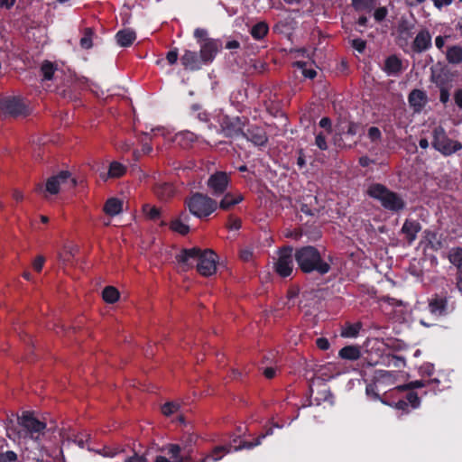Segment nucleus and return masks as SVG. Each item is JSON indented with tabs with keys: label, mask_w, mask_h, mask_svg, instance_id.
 <instances>
[{
	"label": "nucleus",
	"mask_w": 462,
	"mask_h": 462,
	"mask_svg": "<svg viewBox=\"0 0 462 462\" xmlns=\"http://www.w3.org/2000/svg\"><path fill=\"white\" fill-rule=\"evenodd\" d=\"M454 99L457 106L462 108V89H458L456 91Z\"/></svg>",
	"instance_id": "nucleus-59"
},
{
	"label": "nucleus",
	"mask_w": 462,
	"mask_h": 462,
	"mask_svg": "<svg viewBox=\"0 0 462 462\" xmlns=\"http://www.w3.org/2000/svg\"><path fill=\"white\" fill-rule=\"evenodd\" d=\"M122 210L123 201L116 198L108 199L103 207V211L110 217L118 215Z\"/></svg>",
	"instance_id": "nucleus-22"
},
{
	"label": "nucleus",
	"mask_w": 462,
	"mask_h": 462,
	"mask_svg": "<svg viewBox=\"0 0 462 462\" xmlns=\"http://www.w3.org/2000/svg\"><path fill=\"white\" fill-rule=\"evenodd\" d=\"M102 298L107 303H115L119 300V291L113 286H106L103 290Z\"/></svg>",
	"instance_id": "nucleus-35"
},
{
	"label": "nucleus",
	"mask_w": 462,
	"mask_h": 462,
	"mask_svg": "<svg viewBox=\"0 0 462 462\" xmlns=\"http://www.w3.org/2000/svg\"><path fill=\"white\" fill-rule=\"evenodd\" d=\"M422 374H427L429 376H431L434 373V366L430 364H426L421 366Z\"/></svg>",
	"instance_id": "nucleus-56"
},
{
	"label": "nucleus",
	"mask_w": 462,
	"mask_h": 462,
	"mask_svg": "<svg viewBox=\"0 0 462 462\" xmlns=\"http://www.w3.org/2000/svg\"><path fill=\"white\" fill-rule=\"evenodd\" d=\"M196 440V435L188 433L181 437L179 443L167 444L163 450L171 456L173 462H208L220 460L231 449L229 446H217L209 453H201L198 457L193 448Z\"/></svg>",
	"instance_id": "nucleus-1"
},
{
	"label": "nucleus",
	"mask_w": 462,
	"mask_h": 462,
	"mask_svg": "<svg viewBox=\"0 0 462 462\" xmlns=\"http://www.w3.org/2000/svg\"><path fill=\"white\" fill-rule=\"evenodd\" d=\"M402 60L396 55L389 56L384 61L383 70L388 75H397L402 71Z\"/></svg>",
	"instance_id": "nucleus-19"
},
{
	"label": "nucleus",
	"mask_w": 462,
	"mask_h": 462,
	"mask_svg": "<svg viewBox=\"0 0 462 462\" xmlns=\"http://www.w3.org/2000/svg\"><path fill=\"white\" fill-rule=\"evenodd\" d=\"M0 109L4 116L17 117L26 116L28 109L24 102L15 97H5L0 101Z\"/></svg>",
	"instance_id": "nucleus-9"
},
{
	"label": "nucleus",
	"mask_w": 462,
	"mask_h": 462,
	"mask_svg": "<svg viewBox=\"0 0 462 462\" xmlns=\"http://www.w3.org/2000/svg\"><path fill=\"white\" fill-rule=\"evenodd\" d=\"M56 69L57 68L52 62L45 60L41 67L43 79L51 80L53 78Z\"/></svg>",
	"instance_id": "nucleus-36"
},
{
	"label": "nucleus",
	"mask_w": 462,
	"mask_h": 462,
	"mask_svg": "<svg viewBox=\"0 0 462 462\" xmlns=\"http://www.w3.org/2000/svg\"><path fill=\"white\" fill-rule=\"evenodd\" d=\"M356 12L371 14L377 5V0H351Z\"/></svg>",
	"instance_id": "nucleus-24"
},
{
	"label": "nucleus",
	"mask_w": 462,
	"mask_h": 462,
	"mask_svg": "<svg viewBox=\"0 0 462 462\" xmlns=\"http://www.w3.org/2000/svg\"><path fill=\"white\" fill-rule=\"evenodd\" d=\"M155 193L161 199H166L172 195L173 189L171 185L164 183L155 188Z\"/></svg>",
	"instance_id": "nucleus-37"
},
{
	"label": "nucleus",
	"mask_w": 462,
	"mask_h": 462,
	"mask_svg": "<svg viewBox=\"0 0 462 462\" xmlns=\"http://www.w3.org/2000/svg\"><path fill=\"white\" fill-rule=\"evenodd\" d=\"M226 226L228 229L237 230L241 227V220L238 217H229Z\"/></svg>",
	"instance_id": "nucleus-47"
},
{
	"label": "nucleus",
	"mask_w": 462,
	"mask_h": 462,
	"mask_svg": "<svg viewBox=\"0 0 462 462\" xmlns=\"http://www.w3.org/2000/svg\"><path fill=\"white\" fill-rule=\"evenodd\" d=\"M316 345L320 350H328L330 346V344L326 337L318 338L316 340Z\"/></svg>",
	"instance_id": "nucleus-51"
},
{
	"label": "nucleus",
	"mask_w": 462,
	"mask_h": 462,
	"mask_svg": "<svg viewBox=\"0 0 462 462\" xmlns=\"http://www.w3.org/2000/svg\"><path fill=\"white\" fill-rule=\"evenodd\" d=\"M44 262H45V259L42 256L36 257L32 263L33 269L36 272L40 273L42 270Z\"/></svg>",
	"instance_id": "nucleus-52"
},
{
	"label": "nucleus",
	"mask_w": 462,
	"mask_h": 462,
	"mask_svg": "<svg viewBox=\"0 0 462 462\" xmlns=\"http://www.w3.org/2000/svg\"><path fill=\"white\" fill-rule=\"evenodd\" d=\"M412 50L420 53L431 47V35L427 29L420 30L415 36L412 42Z\"/></svg>",
	"instance_id": "nucleus-15"
},
{
	"label": "nucleus",
	"mask_w": 462,
	"mask_h": 462,
	"mask_svg": "<svg viewBox=\"0 0 462 462\" xmlns=\"http://www.w3.org/2000/svg\"><path fill=\"white\" fill-rule=\"evenodd\" d=\"M406 402L408 405L410 404L412 408H417L420 405V399L416 393L410 392L406 394Z\"/></svg>",
	"instance_id": "nucleus-44"
},
{
	"label": "nucleus",
	"mask_w": 462,
	"mask_h": 462,
	"mask_svg": "<svg viewBox=\"0 0 462 462\" xmlns=\"http://www.w3.org/2000/svg\"><path fill=\"white\" fill-rule=\"evenodd\" d=\"M432 146L444 156H449L462 149L458 141L450 139L442 126H437L432 132Z\"/></svg>",
	"instance_id": "nucleus-7"
},
{
	"label": "nucleus",
	"mask_w": 462,
	"mask_h": 462,
	"mask_svg": "<svg viewBox=\"0 0 462 462\" xmlns=\"http://www.w3.org/2000/svg\"><path fill=\"white\" fill-rule=\"evenodd\" d=\"M448 36H437L435 38V45L436 47L439 49V50H442L444 45H445V39L448 38Z\"/></svg>",
	"instance_id": "nucleus-55"
},
{
	"label": "nucleus",
	"mask_w": 462,
	"mask_h": 462,
	"mask_svg": "<svg viewBox=\"0 0 462 462\" xmlns=\"http://www.w3.org/2000/svg\"><path fill=\"white\" fill-rule=\"evenodd\" d=\"M394 376H395L394 372H390V371H381L380 372L381 379H392Z\"/></svg>",
	"instance_id": "nucleus-63"
},
{
	"label": "nucleus",
	"mask_w": 462,
	"mask_h": 462,
	"mask_svg": "<svg viewBox=\"0 0 462 462\" xmlns=\"http://www.w3.org/2000/svg\"><path fill=\"white\" fill-rule=\"evenodd\" d=\"M125 462H147V459L143 456L134 455L133 457L125 459Z\"/></svg>",
	"instance_id": "nucleus-58"
},
{
	"label": "nucleus",
	"mask_w": 462,
	"mask_h": 462,
	"mask_svg": "<svg viewBox=\"0 0 462 462\" xmlns=\"http://www.w3.org/2000/svg\"><path fill=\"white\" fill-rule=\"evenodd\" d=\"M244 200V196L242 193L236 192H226L222 198L219 208L223 210H229L236 205L239 204Z\"/></svg>",
	"instance_id": "nucleus-18"
},
{
	"label": "nucleus",
	"mask_w": 462,
	"mask_h": 462,
	"mask_svg": "<svg viewBox=\"0 0 462 462\" xmlns=\"http://www.w3.org/2000/svg\"><path fill=\"white\" fill-rule=\"evenodd\" d=\"M126 172V167L118 162H112L109 165L108 169V177L113 179H117L123 177Z\"/></svg>",
	"instance_id": "nucleus-34"
},
{
	"label": "nucleus",
	"mask_w": 462,
	"mask_h": 462,
	"mask_svg": "<svg viewBox=\"0 0 462 462\" xmlns=\"http://www.w3.org/2000/svg\"><path fill=\"white\" fill-rule=\"evenodd\" d=\"M0 462H18V457L14 451L2 452L0 453Z\"/></svg>",
	"instance_id": "nucleus-43"
},
{
	"label": "nucleus",
	"mask_w": 462,
	"mask_h": 462,
	"mask_svg": "<svg viewBox=\"0 0 462 462\" xmlns=\"http://www.w3.org/2000/svg\"><path fill=\"white\" fill-rule=\"evenodd\" d=\"M239 47H240V43L237 41H236V40L229 41L226 44V48L229 49V50H231V49H238Z\"/></svg>",
	"instance_id": "nucleus-64"
},
{
	"label": "nucleus",
	"mask_w": 462,
	"mask_h": 462,
	"mask_svg": "<svg viewBox=\"0 0 462 462\" xmlns=\"http://www.w3.org/2000/svg\"><path fill=\"white\" fill-rule=\"evenodd\" d=\"M240 258L244 262H250L253 259V252L249 249H243L240 251Z\"/></svg>",
	"instance_id": "nucleus-54"
},
{
	"label": "nucleus",
	"mask_w": 462,
	"mask_h": 462,
	"mask_svg": "<svg viewBox=\"0 0 462 462\" xmlns=\"http://www.w3.org/2000/svg\"><path fill=\"white\" fill-rule=\"evenodd\" d=\"M221 42L214 39H206L200 46V59L204 63L211 62L218 51L221 49Z\"/></svg>",
	"instance_id": "nucleus-12"
},
{
	"label": "nucleus",
	"mask_w": 462,
	"mask_h": 462,
	"mask_svg": "<svg viewBox=\"0 0 462 462\" xmlns=\"http://www.w3.org/2000/svg\"><path fill=\"white\" fill-rule=\"evenodd\" d=\"M268 32L269 26L265 22L257 23L250 30L252 37L255 40L263 39L267 35Z\"/></svg>",
	"instance_id": "nucleus-30"
},
{
	"label": "nucleus",
	"mask_w": 462,
	"mask_h": 462,
	"mask_svg": "<svg viewBox=\"0 0 462 462\" xmlns=\"http://www.w3.org/2000/svg\"><path fill=\"white\" fill-rule=\"evenodd\" d=\"M456 286L462 292V269H459L456 274Z\"/></svg>",
	"instance_id": "nucleus-57"
},
{
	"label": "nucleus",
	"mask_w": 462,
	"mask_h": 462,
	"mask_svg": "<svg viewBox=\"0 0 462 462\" xmlns=\"http://www.w3.org/2000/svg\"><path fill=\"white\" fill-rule=\"evenodd\" d=\"M362 328L361 322L349 323L346 322L341 329L340 335L343 337L350 338L356 337Z\"/></svg>",
	"instance_id": "nucleus-29"
},
{
	"label": "nucleus",
	"mask_w": 462,
	"mask_h": 462,
	"mask_svg": "<svg viewBox=\"0 0 462 462\" xmlns=\"http://www.w3.org/2000/svg\"><path fill=\"white\" fill-rule=\"evenodd\" d=\"M446 60L450 64H460L462 62V47L459 45L448 47Z\"/></svg>",
	"instance_id": "nucleus-26"
},
{
	"label": "nucleus",
	"mask_w": 462,
	"mask_h": 462,
	"mask_svg": "<svg viewBox=\"0 0 462 462\" xmlns=\"http://www.w3.org/2000/svg\"><path fill=\"white\" fill-rule=\"evenodd\" d=\"M220 125L226 136L232 137L238 135L239 134H243V124L240 122L238 117L230 118L228 116H224L221 119Z\"/></svg>",
	"instance_id": "nucleus-14"
},
{
	"label": "nucleus",
	"mask_w": 462,
	"mask_h": 462,
	"mask_svg": "<svg viewBox=\"0 0 462 462\" xmlns=\"http://www.w3.org/2000/svg\"><path fill=\"white\" fill-rule=\"evenodd\" d=\"M448 261L457 268L462 269V247H453L448 254Z\"/></svg>",
	"instance_id": "nucleus-32"
},
{
	"label": "nucleus",
	"mask_w": 462,
	"mask_h": 462,
	"mask_svg": "<svg viewBox=\"0 0 462 462\" xmlns=\"http://www.w3.org/2000/svg\"><path fill=\"white\" fill-rule=\"evenodd\" d=\"M409 103L415 111H420L425 105L427 97L425 93L420 89H413L409 95Z\"/></svg>",
	"instance_id": "nucleus-21"
},
{
	"label": "nucleus",
	"mask_w": 462,
	"mask_h": 462,
	"mask_svg": "<svg viewBox=\"0 0 462 462\" xmlns=\"http://www.w3.org/2000/svg\"><path fill=\"white\" fill-rule=\"evenodd\" d=\"M295 259L293 249L291 246L283 247L279 251V256L275 263V271L282 277H288L293 271Z\"/></svg>",
	"instance_id": "nucleus-10"
},
{
	"label": "nucleus",
	"mask_w": 462,
	"mask_h": 462,
	"mask_svg": "<svg viewBox=\"0 0 462 462\" xmlns=\"http://www.w3.org/2000/svg\"><path fill=\"white\" fill-rule=\"evenodd\" d=\"M143 212L151 220H155L160 217L159 208L150 204H144L143 206Z\"/></svg>",
	"instance_id": "nucleus-39"
},
{
	"label": "nucleus",
	"mask_w": 462,
	"mask_h": 462,
	"mask_svg": "<svg viewBox=\"0 0 462 462\" xmlns=\"http://www.w3.org/2000/svg\"><path fill=\"white\" fill-rule=\"evenodd\" d=\"M433 5L438 9L441 10L443 7L449 6L453 0H431Z\"/></svg>",
	"instance_id": "nucleus-50"
},
{
	"label": "nucleus",
	"mask_w": 462,
	"mask_h": 462,
	"mask_svg": "<svg viewBox=\"0 0 462 462\" xmlns=\"http://www.w3.org/2000/svg\"><path fill=\"white\" fill-rule=\"evenodd\" d=\"M18 422L26 436L34 440H39L45 433L46 423L37 419L32 412L24 411L18 419Z\"/></svg>",
	"instance_id": "nucleus-8"
},
{
	"label": "nucleus",
	"mask_w": 462,
	"mask_h": 462,
	"mask_svg": "<svg viewBox=\"0 0 462 462\" xmlns=\"http://www.w3.org/2000/svg\"><path fill=\"white\" fill-rule=\"evenodd\" d=\"M244 134L250 142L258 146H263L268 142V136L265 130L257 125H252L247 129V133Z\"/></svg>",
	"instance_id": "nucleus-16"
},
{
	"label": "nucleus",
	"mask_w": 462,
	"mask_h": 462,
	"mask_svg": "<svg viewBox=\"0 0 462 462\" xmlns=\"http://www.w3.org/2000/svg\"><path fill=\"white\" fill-rule=\"evenodd\" d=\"M408 402H406V400H403V399H400L396 403H395V407L398 409V410H402V411H407L408 410Z\"/></svg>",
	"instance_id": "nucleus-60"
},
{
	"label": "nucleus",
	"mask_w": 462,
	"mask_h": 462,
	"mask_svg": "<svg viewBox=\"0 0 462 462\" xmlns=\"http://www.w3.org/2000/svg\"><path fill=\"white\" fill-rule=\"evenodd\" d=\"M179 404L174 402H166L162 406V412L165 416H171L179 411Z\"/></svg>",
	"instance_id": "nucleus-40"
},
{
	"label": "nucleus",
	"mask_w": 462,
	"mask_h": 462,
	"mask_svg": "<svg viewBox=\"0 0 462 462\" xmlns=\"http://www.w3.org/2000/svg\"><path fill=\"white\" fill-rule=\"evenodd\" d=\"M16 0H0V7L10 9L15 4Z\"/></svg>",
	"instance_id": "nucleus-61"
},
{
	"label": "nucleus",
	"mask_w": 462,
	"mask_h": 462,
	"mask_svg": "<svg viewBox=\"0 0 462 462\" xmlns=\"http://www.w3.org/2000/svg\"><path fill=\"white\" fill-rule=\"evenodd\" d=\"M186 205L190 213L198 217H208L217 208L216 200L201 193H195L186 199Z\"/></svg>",
	"instance_id": "nucleus-5"
},
{
	"label": "nucleus",
	"mask_w": 462,
	"mask_h": 462,
	"mask_svg": "<svg viewBox=\"0 0 462 462\" xmlns=\"http://www.w3.org/2000/svg\"><path fill=\"white\" fill-rule=\"evenodd\" d=\"M276 371L272 367H267L263 371V374L266 378L272 379L275 376Z\"/></svg>",
	"instance_id": "nucleus-62"
},
{
	"label": "nucleus",
	"mask_w": 462,
	"mask_h": 462,
	"mask_svg": "<svg viewBox=\"0 0 462 462\" xmlns=\"http://www.w3.org/2000/svg\"><path fill=\"white\" fill-rule=\"evenodd\" d=\"M181 64L186 69L195 70L199 69V62L196 52L185 51L180 58Z\"/></svg>",
	"instance_id": "nucleus-23"
},
{
	"label": "nucleus",
	"mask_w": 462,
	"mask_h": 462,
	"mask_svg": "<svg viewBox=\"0 0 462 462\" xmlns=\"http://www.w3.org/2000/svg\"><path fill=\"white\" fill-rule=\"evenodd\" d=\"M116 38L120 46L128 47L136 40V33L132 29H124L117 32Z\"/></svg>",
	"instance_id": "nucleus-20"
},
{
	"label": "nucleus",
	"mask_w": 462,
	"mask_h": 462,
	"mask_svg": "<svg viewBox=\"0 0 462 462\" xmlns=\"http://www.w3.org/2000/svg\"><path fill=\"white\" fill-rule=\"evenodd\" d=\"M140 142L142 144V148L135 149L134 151V156L136 160H139V158L143 155L149 154L152 150L151 145V137L149 134H143L140 138Z\"/></svg>",
	"instance_id": "nucleus-28"
},
{
	"label": "nucleus",
	"mask_w": 462,
	"mask_h": 462,
	"mask_svg": "<svg viewBox=\"0 0 462 462\" xmlns=\"http://www.w3.org/2000/svg\"><path fill=\"white\" fill-rule=\"evenodd\" d=\"M272 432H273V430H272V429H269L265 433L261 434V435H260V436L255 439V441H254V442H246V441H245V442L243 443V445H240V446H239V448H253V447H254V446H257V445H259V444H260V442H261V441H260V439H263V438H265L267 435L272 434Z\"/></svg>",
	"instance_id": "nucleus-42"
},
{
	"label": "nucleus",
	"mask_w": 462,
	"mask_h": 462,
	"mask_svg": "<svg viewBox=\"0 0 462 462\" xmlns=\"http://www.w3.org/2000/svg\"><path fill=\"white\" fill-rule=\"evenodd\" d=\"M439 380L437 378L432 379H421V380H416L409 383L405 385H401L396 387V391L398 392H404L407 389H415V388H420V387H430L432 390H436L439 388Z\"/></svg>",
	"instance_id": "nucleus-17"
},
{
	"label": "nucleus",
	"mask_w": 462,
	"mask_h": 462,
	"mask_svg": "<svg viewBox=\"0 0 462 462\" xmlns=\"http://www.w3.org/2000/svg\"><path fill=\"white\" fill-rule=\"evenodd\" d=\"M294 257L300 269L305 273L317 272L324 275L330 271V264L322 259L319 251L314 246L307 245L297 249Z\"/></svg>",
	"instance_id": "nucleus-3"
},
{
	"label": "nucleus",
	"mask_w": 462,
	"mask_h": 462,
	"mask_svg": "<svg viewBox=\"0 0 462 462\" xmlns=\"http://www.w3.org/2000/svg\"><path fill=\"white\" fill-rule=\"evenodd\" d=\"M189 218L187 214H182L179 218L172 220L170 228L180 235L185 236L189 232V226L184 222Z\"/></svg>",
	"instance_id": "nucleus-25"
},
{
	"label": "nucleus",
	"mask_w": 462,
	"mask_h": 462,
	"mask_svg": "<svg viewBox=\"0 0 462 462\" xmlns=\"http://www.w3.org/2000/svg\"><path fill=\"white\" fill-rule=\"evenodd\" d=\"M367 194L381 202V205L390 211L398 212L405 208L403 199L394 191L390 190L384 185L374 183L369 186Z\"/></svg>",
	"instance_id": "nucleus-4"
},
{
	"label": "nucleus",
	"mask_w": 462,
	"mask_h": 462,
	"mask_svg": "<svg viewBox=\"0 0 462 462\" xmlns=\"http://www.w3.org/2000/svg\"><path fill=\"white\" fill-rule=\"evenodd\" d=\"M367 137L372 143L378 144L383 138L381 130L376 126H371L367 130Z\"/></svg>",
	"instance_id": "nucleus-38"
},
{
	"label": "nucleus",
	"mask_w": 462,
	"mask_h": 462,
	"mask_svg": "<svg viewBox=\"0 0 462 462\" xmlns=\"http://www.w3.org/2000/svg\"><path fill=\"white\" fill-rule=\"evenodd\" d=\"M374 11L373 13V15L377 23L383 22L388 14V10L385 6H380L378 8H374Z\"/></svg>",
	"instance_id": "nucleus-41"
},
{
	"label": "nucleus",
	"mask_w": 462,
	"mask_h": 462,
	"mask_svg": "<svg viewBox=\"0 0 462 462\" xmlns=\"http://www.w3.org/2000/svg\"><path fill=\"white\" fill-rule=\"evenodd\" d=\"M448 300L445 298H435L430 301L429 307L431 313L441 315L445 312Z\"/></svg>",
	"instance_id": "nucleus-31"
},
{
	"label": "nucleus",
	"mask_w": 462,
	"mask_h": 462,
	"mask_svg": "<svg viewBox=\"0 0 462 462\" xmlns=\"http://www.w3.org/2000/svg\"><path fill=\"white\" fill-rule=\"evenodd\" d=\"M319 126L325 128L328 134L332 132L331 120L328 117H323L319 121Z\"/></svg>",
	"instance_id": "nucleus-53"
},
{
	"label": "nucleus",
	"mask_w": 462,
	"mask_h": 462,
	"mask_svg": "<svg viewBox=\"0 0 462 462\" xmlns=\"http://www.w3.org/2000/svg\"><path fill=\"white\" fill-rule=\"evenodd\" d=\"M421 230V225L414 219H406L402 226L401 233L408 245H411L416 240L418 233Z\"/></svg>",
	"instance_id": "nucleus-13"
},
{
	"label": "nucleus",
	"mask_w": 462,
	"mask_h": 462,
	"mask_svg": "<svg viewBox=\"0 0 462 462\" xmlns=\"http://www.w3.org/2000/svg\"><path fill=\"white\" fill-rule=\"evenodd\" d=\"M179 263L184 266L186 271L192 263L190 260L197 261V270L203 276H210L217 271V255L210 249L201 250L198 247L183 249L177 256Z\"/></svg>",
	"instance_id": "nucleus-2"
},
{
	"label": "nucleus",
	"mask_w": 462,
	"mask_h": 462,
	"mask_svg": "<svg viewBox=\"0 0 462 462\" xmlns=\"http://www.w3.org/2000/svg\"><path fill=\"white\" fill-rule=\"evenodd\" d=\"M178 51L177 50H171L166 55V60L170 65H173L178 60Z\"/></svg>",
	"instance_id": "nucleus-49"
},
{
	"label": "nucleus",
	"mask_w": 462,
	"mask_h": 462,
	"mask_svg": "<svg viewBox=\"0 0 462 462\" xmlns=\"http://www.w3.org/2000/svg\"><path fill=\"white\" fill-rule=\"evenodd\" d=\"M338 356L342 359L356 361L360 358L361 351L357 346H346L339 350Z\"/></svg>",
	"instance_id": "nucleus-27"
},
{
	"label": "nucleus",
	"mask_w": 462,
	"mask_h": 462,
	"mask_svg": "<svg viewBox=\"0 0 462 462\" xmlns=\"http://www.w3.org/2000/svg\"><path fill=\"white\" fill-rule=\"evenodd\" d=\"M315 143L320 150L328 149L326 136L322 133L316 135Z\"/></svg>",
	"instance_id": "nucleus-46"
},
{
	"label": "nucleus",
	"mask_w": 462,
	"mask_h": 462,
	"mask_svg": "<svg viewBox=\"0 0 462 462\" xmlns=\"http://www.w3.org/2000/svg\"><path fill=\"white\" fill-rule=\"evenodd\" d=\"M359 128H360V124L359 123H356V122H354V121H349V122H347V125H346V134L347 135L354 136V135H356L358 133Z\"/></svg>",
	"instance_id": "nucleus-45"
},
{
	"label": "nucleus",
	"mask_w": 462,
	"mask_h": 462,
	"mask_svg": "<svg viewBox=\"0 0 462 462\" xmlns=\"http://www.w3.org/2000/svg\"><path fill=\"white\" fill-rule=\"evenodd\" d=\"M230 182V178L225 171H217L208 180V187L213 196L224 194Z\"/></svg>",
	"instance_id": "nucleus-11"
},
{
	"label": "nucleus",
	"mask_w": 462,
	"mask_h": 462,
	"mask_svg": "<svg viewBox=\"0 0 462 462\" xmlns=\"http://www.w3.org/2000/svg\"><path fill=\"white\" fill-rule=\"evenodd\" d=\"M82 36L80 38V46L83 49L88 50L93 46V37L95 31L91 27H87L82 30Z\"/></svg>",
	"instance_id": "nucleus-33"
},
{
	"label": "nucleus",
	"mask_w": 462,
	"mask_h": 462,
	"mask_svg": "<svg viewBox=\"0 0 462 462\" xmlns=\"http://www.w3.org/2000/svg\"><path fill=\"white\" fill-rule=\"evenodd\" d=\"M69 180L74 183L68 171H61L57 175L48 178L45 184L38 183L34 188V191L48 199L51 196L57 195Z\"/></svg>",
	"instance_id": "nucleus-6"
},
{
	"label": "nucleus",
	"mask_w": 462,
	"mask_h": 462,
	"mask_svg": "<svg viewBox=\"0 0 462 462\" xmlns=\"http://www.w3.org/2000/svg\"><path fill=\"white\" fill-rule=\"evenodd\" d=\"M365 46L366 42L362 39H355L352 41V47L359 52H363L365 49Z\"/></svg>",
	"instance_id": "nucleus-48"
}]
</instances>
